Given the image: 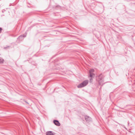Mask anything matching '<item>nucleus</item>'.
<instances>
[{
    "mask_svg": "<svg viewBox=\"0 0 135 135\" xmlns=\"http://www.w3.org/2000/svg\"><path fill=\"white\" fill-rule=\"evenodd\" d=\"M46 134L47 135H54V133L52 131H49L47 132Z\"/></svg>",
    "mask_w": 135,
    "mask_h": 135,
    "instance_id": "f257e3e1",
    "label": "nucleus"
},
{
    "mask_svg": "<svg viewBox=\"0 0 135 135\" xmlns=\"http://www.w3.org/2000/svg\"><path fill=\"white\" fill-rule=\"evenodd\" d=\"M85 86L88 83V80H85L83 82Z\"/></svg>",
    "mask_w": 135,
    "mask_h": 135,
    "instance_id": "20e7f679",
    "label": "nucleus"
},
{
    "mask_svg": "<svg viewBox=\"0 0 135 135\" xmlns=\"http://www.w3.org/2000/svg\"><path fill=\"white\" fill-rule=\"evenodd\" d=\"M94 71V70L93 69H91L89 70L90 73H92Z\"/></svg>",
    "mask_w": 135,
    "mask_h": 135,
    "instance_id": "0eeeda50",
    "label": "nucleus"
},
{
    "mask_svg": "<svg viewBox=\"0 0 135 135\" xmlns=\"http://www.w3.org/2000/svg\"><path fill=\"white\" fill-rule=\"evenodd\" d=\"M85 119L86 121L88 120V119L89 118V117L88 116H86L85 117Z\"/></svg>",
    "mask_w": 135,
    "mask_h": 135,
    "instance_id": "6e6552de",
    "label": "nucleus"
},
{
    "mask_svg": "<svg viewBox=\"0 0 135 135\" xmlns=\"http://www.w3.org/2000/svg\"><path fill=\"white\" fill-rule=\"evenodd\" d=\"M54 122L55 124L57 126H59L60 125V124L57 120H54Z\"/></svg>",
    "mask_w": 135,
    "mask_h": 135,
    "instance_id": "7ed1b4c3",
    "label": "nucleus"
},
{
    "mask_svg": "<svg viewBox=\"0 0 135 135\" xmlns=\"http://www.w3.org/2000/svg\"><path fill=\"white\" fill-rule=\"evenodd\" d=\"M85 86L84 85L83 83H81L78 85L77 86L78 88H81Z\"/></svg>",
    "mask_w": 135,
    "mask_h": 135,
    "instance_id": "f03ea898",
    "label": "nucleus"
},
{
    "mask_svg": "<svg viewBox=\"0 0 135 135\" xmlns=\"http://www.w3.org/2000/svg\"><path fill=\"white\" fill-rule=\"evenodd\" d=\"M94 75V74L93 73H90V76L91 77H93Z\"/></svg>",
    "mask_w": 135,
    "mask_h": 135,
    "instance_id": "423d86ee",
    "label": "nucleus"
},
{
    "mask_svg": "<svg viewBox=\"0 0 135 135\" xmlns=\"http://www.w3.org/2000/svg\"><path fill=\"white\" fill-rule=\"evenodd\" d=\"M92 80V79H90V81H91V80Z\"/></svg>",
    "mask_w": 135,
    "mask_h": 135,
    "instance_id": "9d476101",
    "label": "nucleus"
},
{
    "mask_svg": "<svg viewBox=\"0 0 135 135\" xmlns=\"http://www.w3.org/2000/svg\"><path fill=\"white\" fill-rule=\"evenodd\" d=\"M4 61V60L2 58L0 59V64L3 63Z\"/></svg>",
    "mask_w": 135,
    "mask_h": 135,
    "instance_id": "39448f33",
    "label": "nucleus"
},
{
    "mask_svg": "<svg viewBox=\"0 0 135 135\" xmlns=\"http://www.w3.org/2000/svg\"><path fill=\"white\" fill-rule=\"evenodd\" d=\"M2 30V29L1 28H0V33H1V32Z\"/></svg>",
    "mask_w": 135,
    "mask_h": 135,
    "instance_id": "1a4fd4ad",
    "label": "nucleus"
}]
</instances>
